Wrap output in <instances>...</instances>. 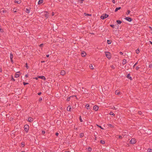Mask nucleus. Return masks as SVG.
<instances>
[{
  "instance_id": "nucleus-1",
  "label": "nucleus",
  "mask_w": 152,
  "mask_h": 152,
  "mask_svg": "<svg viewBox=\"0 0 152 152\" xmlns=\"http://www.w3.org/2000/svg\"><path fill=\"white\" fill-rule=\"evenodd\" d=\"M104 53L108 59H110L111 58V56L110 52L105 51Z\"/></svg>"
},
{
  "instance_id": "nucleus-2",
  "label": "nucleus",
  "mask_w": 152,
  "mask_h": 152,
  "mask_svg": "<svg viewBox=\"0 0 152 152\" xmlns=\"http://www.w3.org/2000/svg\"><path fill=\"white\" fill-rule=\"evenodd\" d=\"M109 16V15L106 13L103 14L101 16L100 18L101 19L104 20L107 18Z\"/></svg>"
},
{
  "instance_id": "nucleus-3",
  "label": "nucleus",
  "mask_w": 152,
  "mask_h": 152,
  "mask_svg": "<svg viewBox=\"0 0 152 152\" xmlns=\"http://www.w3.org/2000/svg\"><path fill=\"white\" fill-rule=\"evenodd\" d=\"M24 128L25 131L27 133L29 129V126L28 125L26 124L24 126Z\"/></svg>"
},
{
  "instance_id": "nucleus-4",
  "label": "nucleus",
  "mask_w": 152,
  "mask_h": 152,
  "mask_svg": "<svg viewBox=\"0 0 152 152\" xmlns=\"http://www.w3.org/2000/svg\"><path fill=\"white\" fill-rule=\"evenodd\" d=\"M49 13L47 11H45L44 12V15L46 19H47L49 17Z\"/></svg>"
},
{
  "instance_id": "nucleus-5",
  "label": "nucleus",
  "mask_w": 152,
  "mask_h": 152,
  "mask_svg": "<svg viewBox=\"0 0 152 152\" xmlns=\"http://www.w3.org/2000/svg\"><path fill=\"white\" fill-rule=\"evenodd\" d=\"M125 19L126 20L130 22L132 21V19L129 17H126L125 18Z\"/></svg>"
},
{
  "instance_id": "nucleus-6",
  "label": "nucleus",
  "mask_w": 152,
  "mask_h": 152,
  "mask_svg": "<svg viewBox=\"0 0 152 152\" xmlns=\"http://www.w3.org/2000/svg\"><path fill=\"white\" fill-rule=\"evenodd\" d=\"M86 52L84 51H83L81 53V55L83 57H85L86 56Z\"/></svg>"
},
{
  "instance_id": "nucleus-7",
  "label": "nucleus",
  "mask_w": 152,
  "mask_h": 152,
  "mask_svg": "<svg viewBox=\"0 0 152 152\" xmlns=\"http://www.w3.org/2000/svg\"><path fill=\"white\" fill-rule=\"evenodd\" d=\"M130 143L131 144H133L135 143V140L134 138L132 139L130 141Z\"/></svg>"
},
{
  "instance_id": "nucleus-8",
  "label": "nucleus",
  "mask_w": 152,
  "mask_h": 152,
  "mask_svg": "<svg viewBox=\"0 0 152 152\" xmlns=\"http://www.w3.org/2000/svg\"><path fill=\"white\" fill-rule=\"evenodd\" d=\"M98 108L99 107L97 105H95L93 107V109L96 111H97L98 110Z\"/></svg>"
},
{
  "instance_id": "nucleus-9",
  "label": "nucleus",
  "mask_w": 152,
  "mask_h": 152,
  "mask_svg": "<svg viewBox=\"0 0 152 152\" xmlns=\"http://www.w3.org/2000/svg\"><path fill=\"white\" fill-rule=\"evenodd\" d=\"M33 121V119L31 118H28V121L29 122H32Z\"/></svg>"
},
{
  "instance_id": "nucleus-10",
  "label": "nucleus",
  "mask_w": 152,
  "mask_h": 152,
  "mask_svg": "<svg viewBox=\"0 0 152 152\" xmlns=\"http://www.w3.org/2000/svg\"><path fill=\"white\" fill-rule=\"evenodd\" d=\"M53 29H54L55 30H57V29L58 28V26L57 25L54 24V25H53Z\"/></svg>"
},
{
  "instance_id": "nucleus-11",
  "label": "nucleus",
  "mask_w": 152,
  "mask_h": 152,
  "mask_svg": "<svg viewBox=\"0 0 152 152\" xmlns=\"http://www.w3.org/2000/svg\"><path fill=\"white\" fill-rule=\"evenodd\" d=\"M126 77L129 79L131 80H132V78L130 76V74H128L126 76Z\"/></svg>"
},
{
  "instance_id": "nucleus-12",
  "label": "nucleus",
  "mask_w": 152,
  "mask_h": 152,
  "mask_svg": "<svg viewBox=\"0 0 152 152\" xmlns=\"http://www.w3.org/2000/svg\"><path fill=\"white\" fill-rule=\"evenodd\" d=\"M66 73V72L65 71L62 70H61V72L60 74L61 75H64Z\"/></svg>"
},
{
  "instance_id": "nucleus-13",
  "label": "nucleus",
  "mask_w": 152,
  "mask_h": 152,
  "mask_svg": "<svg viewBox=\"0 0 152 152\" xmlns=\"http://www.w3.org/2000/svg\"><path fill=\"white\" fill-rule=\"evenodd\" d=\"M10 58L11 59V61L12 63L13 62V60L12 59L13 57V55L12 54L10 53Z\"/></svg>"
},
{
  "instance_id": "nucleus-14",
  "label": "nucleus",
  "mask_w": 152,
  "mask_h": 152,
  "mask_svg": "<svg viewBox=\"0 0 152 152\" xmlns=\"http://www.w3.org/2000/svg\"><path fill=\"white\" fill-rule=\"evenodd\" d=\"M38 78L43 80H45L46 79L45 77L43 76H39Z\"/></svg>"
},
{
  "instance_id": "nucleus-15",
  "label": "nucleus",
  "mask_w": 152,
  "mask_h": 152,
  "mask_svg": "<svg viewBox=\"0 0 152 152\" xmlns=\"http://www.w3.org/2000/svg\"><path fill=\"white\" fill-rule=\"evenodd\" d=\"M14 2L15 3L20 4L21 3V1L20 0H15L14 1Z\"/></svg>"
},
{
  "instance_id": "nucleus-16",
  "label": "nucleus",
  "mask_w": 152,
  "mask_h": 152,
  "mask_svg": "<svg viewBox=\"0 0 152 152\" xmlns=\"http://www.w3.org/2000/svg\"><path fill=\"white\" fill-rule=\"evenodd\" d=\"M67 110L68 111H71L72 110V107L70 106H69L67 107Z\"/></svg>"
},
{
  "instance_id": "nucleus-17",
  "label": "nucleus",
  "mask_w": 152,
  "mask_h": 152,
  "mask_svg": "<svg viewBox=\"0 0 152 152\" xmlns=\"http://www.w3.org/2000/svg\"><path fill=\"white\" fill-rule=\"evenodd\" d=\"M121 9V7H116V9H115V12H117L118 10H120Z\"/></svg>"
},
{
  "instance_id": "nucleus-18",
  "label": "nucleus",
  "mask_w": 152,
  "mask_h": 152,
  "mask_svg": "<svg viewBox=\"0 0 152 152\" xmlns=\"http://www.w3.org/2000/svg\"><path fill=\"white\" fill-rule=\"evenodd\" d=\"M30 8L29 9H26V12L28 13H29L30 12Z\"/></svg>"
},
{
  "instance_id": "nucleus-19",
  "label": "nucleus",
  "mask_w": 152,
  "mask_h": 152,
  "mask_svg": "<svg viewBox=\"0 0 152 152\" xmlns=\"http://www.w3.org/2000/svg\"><path fill=\"white\" fill-rule=\"evenodd\" d=\"M73 96H75L76 97V96H70V97H68L67 99H66V100L67 101H69L70 100V98L71 97H72Z\"/></svg>"
},
{
  "instance_id": "nucleus-20",
  "label": "nucleus",
  "mask_w": 152,
  "mask_h": 152,
  "mask_svg": "<svg viewBox=\"0 0 152 152\" xmlns=\"http://www.w3.org/2000/svg\"><path fill=\"white\" fill-rule=\"evenodd\" d=\"M126 60L125 59H124L122 62V64L124 65L126 64Z\"/></svg>"
},
{
  "instance_id": "nucleus-21",
  "label": "nucleus",
  "mask_w": 152,
  "mask_h": 152,
  "mask_svg": "<svg viewBox=\"0 0 152 152\" xmlns=\"http://www.w3.org/2000/svg\"><path fill=\"white\" fill-rule=\"evenodd\" d=\"M43 0H39L38 2V4H41L43 2Z\"/></svg>"
},
{
  "instance_id": "nucleus-22",
  "label": "nucleus",
  "mask_w": 152,
  "mask_h": 152,
  "mask_svg": "<svg viewBox=\"0 0 152 152\" xmlns=\"http://www.w3.org/2000/svg\"><path fill=\"white\" fill-rule=\"evenodd\" d=\"M116 22L118 23V24H121L122 23V21L119 20H116Z\"/></svg>"
},
{
  "instance_id": "nucleus-23",
  "label": "nucleus",
  "mask_w": 152,
  "mask_h": 152,
  "mask_svg": "<svg viewBox=\"0 0 152 152\" xmlns=\"http://www.w3.org/2000/svg\"><path fill=\"white\" fill-rule=\"evenodd\" d=\"M20 75L19 74L16 73L15 75V77L16 78L20 76Z\"/></svg>"
},
{
  "instance_id": "nucleus-24",
  "label": "nucleus",
  "mask_w": 152,
  "mask_h": 152,
  "mask_svg": "<svg viewBox=\"0 0 152 152\" xmlns=\"http://www.w3.org/2000/svg\"><path fill=\"white\" fill-rule=\"evenodd\" d=\"M107 43L108 44H111L112 42V41L110 40H107Z\"/></svg>"
},
{
  "instance_id": "nucleus-25",
  "label": "nucleus",
  "mask_w": 152,
  "mask_h": 152,
  "mask_svg": "<svg viewBox=\"0 0 152 152\" xmlns=\"http://www.w3.org/2000/svg\"><path fill=\"white\" fill-rule=\"evenodd\" d=\"M84 134L83 133H80L79 135L80 136L81 138L82 137L84 136Z\"/></svg>"
},
{
  "instance_id": "nucleus-26",
  "label": "nucleus",
  "mask_w": 152,
  "mask_h": 152,
  "mask_svg": "<svg viewBox=\"0 0 152 152\" xmlns=\"http://www.w3.org/2000/svg\"><path fill=\"white\" fill-rule=\"evenodd\" d=\"M120 94V92H118V91L116 90L115 91V94L116 95H118L119 94Z\"/></svg>"
},
{
  "instance_id": "nucleus-27",
  "label": "nucleus",
  "mask_w": 152,
  "mask_h": 152,
  "mask_svg": "<svg viewBox=\"0 0 152 152\" xmlns=\"http://www.w3.org/2000/svg\"><path fill=\"white\" fill-rule=\"evenodd\" d=\"M88 151H89V152L91 151H92L91 148L90 147H89L88 148Z\"/></svg>"
},
{
  "instance_id": "nucleus-28",
  "label": "nucleus",
  "mask_w": 152,
  "mask_h": 152,
  "mask_svg": "<svg viewBox=\"0 0 152 152\" xmlns=\"http://www.w3.org/2000/svg\"><path fill=\"white\" fill-rule=\"evenodd\" d=\"M86 108L88 109H90V106L89 104H88L86 105Z\"/></svg>"
},
{
  "instance_id": "nucleus-29",
  "label": "nucleus",
  "mask_w": 152,
  "mask_h": 152,
  "mask_svg": "<svg viewBox=\"0 0 152 152\" xmlns=\"http://www.w3.org/2000/svg\"><path fill=\"white\" fill-rule=\"evenodd\" d=\"M100 142L102 144H104L105 143V142L104 141L101 140Z\"/></svg>"
},
{
  "instance_id": "nucleus-30",
  "label": "nucleus",
  "mask_w": 152,
  "mask_h": 152,
  "mask_svg": "<svg viewBox=\"0 0 152 152\" xmlns=\"http://www.w3.org/2000/svg\"><path fill=\"white\" fill-rule=\"evenodd\" d=\"M140 52L139 49H137L136 50V53L137 54H138Z\"/></svg>"
},
{
  "instance_id": "nucleus-31",
  "label": "nucleus",
  "mask_w": 152,
  "mask_h": 152,
  "mask_svg": "<svg viewBox=\"0 0 152 152\" xmlns=\"http://www.w3.org/2000/svg\"><path fill=\"white\" fill-rule=\"evenodd\" d=\"M109 114L111 115H113V116H115V114L112 112H110L109 113Z\"/></svg>"
},
{
  "instance_id": "nucleus-32",
  "label": "nucleus",
  "mask_w": 152,
  "mask_h": 152,
  "mask_svg": "<svg viewBox=\"0 0 152 152\" xmlns=\"http://www.w3.org/2000/svg\"><path fill=\"white\" fill-rule=\"evenodd\" d=\"M4 32V30L1 28V26H0V32L3 33Z\"/></svg>"
},
{
  "instance_id": "nucleus-33",
  "label": "nucleus",
  "mask_w": 152,
  "mask_h": 152,
  "mask_svg": "<svg viewBox=\"0 0 152 152\" xmlns=\"http://www.w3.org/2000/svg\"><path fill=\"white\" fill-rule=\"evenodd\" d=\"M130 11L129 10H128L126 13V14L128 15L130 13Z\"/></svg>"
},
{
  "instance_id": "nucleus-34",
  "label": "nucleus",
  "mask_w": 152,
  "mask_h": 152,
  "mask_svg": "<svg viewBox=\"0 0 152 152\" xmlns=\"http://www.w3.org/2000/svg\"><path fill=\"white\" fill-rule=\"evenodd\" d=\"M16 10H17V9H16V7L14 8L13 10V12H15V13L16 12H17V11H16Z\"/></svg>"
},
{
  "instance_id": "nucleus-35",
  "label": "nucleus",
  "mask_w": 152,
  "mask_h": 152,
  "mask_svg": "<svg viewBox=\"0 0 152 152\" xmlns=\"http://www.w3.org/2000/svg\"><path fill=\"white\" fill-rule=\"evenodd\" d=\"M96 125L97 126L101 128L102 129H104V128H103L101 126L99 125H98L96 124Z\"/></svg>"
},
{
  "instance_id": "nucleus-36",
  "label": "nucleus",
  "mask_w": 152,
  "mask_h": 152,
  "mask_svg": "<svg viewBox=\"0 0 152 152\" xmlns=\"http://www.w3.org/2000/svg\"><path fill=\"white\" fill-rule=\"evenodd\" d=\"M84 15L85 16L86 15H88V16H91V14H87V13H84Z\"/></svg>"
},
{
  "instance_id": "nucleus-37",
  "label": "nucleus",
  "mask_w": 152,
  "mask_h": 152,
  "mask_svg": "<svg viewBox=\"0 0 152 152\" xmlns=\"http://www.w3.org/2000/svg\"><path fill=\"white\" fill-rule=\"evenodd\" d=\"M42 97H40L39 100V102H41L42 100Z\"/></svg>"
},
{
  "instance_id": "nucleus-38",
  "label": "nucleus",
  "mask_w": 152,
  "mask_h": 152,
  "mask_svg": "<svg viewBox=\"0 0 152 152\" xmlns=\"http://www.w3.org/2000/svg\"><path fill=\"white\" fill-rule=\"evenodd\" d=\"M21 145L23 147L24 146V142H22L21 143Z\"/></svg>"
},
{
  "instance_id": "nucleus-39",
  "label": "nucleus",
  "mask_w": 152,
  "mask_h": 152,
  "mask_svg": "<svg viewBox=\"0 0 152 152\" xmlns=\"http://www.w3.org/2000/svg\"><path fill=\"white\" fill-rule=\"evenodd\" d=\"M23 84L24 85V86H25L26 85H27V84H28V83H26L24 82L23 83Z\"/></svg>"
},
{
  "instance_id": "nucleus-40",
  "label": "nucleus",
  "mask_w": 152,
  "mask_h": 152,
  "mask_svg": "<svg viewBox=\"0 0 152 152\" xmlns=\"http://www.w3.org/2000/svg\"><path fill=\"white\" fill-rule=\"evenodd\" d=\"M79 119H80V121L81 122H82L83 121L81 116H80V117H79Z\"/></svg>"
},
{
  "instance_id": "nucleus-41",
  "label": "nucleus",
  "mask_w": 152,
  "mask_h": 152,
  "mask_svg": "<svg viewBox=\"0 0 152 152\" xmlns=\"http://www.w3.org/2000/svg\"><path fill=\"white\" fill-rule=\"evenodd\" d=\"M11 77V80H13L14 81H15V80L14 79V78L13 77V76L12 75Z\"/></svg>"
},
{
  "instance_id": "nucleus-42",
  "label": "nucleus",
  "mask_w": 152,
  "mask_h": 152,
  "mask_svg": "<svg viewBox=\"0 0 152 152\" xmlns=\"http://www.w3.org/2000/svg\"><path fill=\"white\" fill-rule=\"evenodd\" d=\"M110 26L111 27L113 28H114L115 26L114 25H110Z\"/></svg>"
},
{
  "instance_id": "nucleus-43",
  "label": "nucleus",
  "mask_w": 152,
  "mask_h": 152,
  "mask_svg": "<svg viewBox=\"0 0 152 152\" xmlns=\"http://www.w3.org/2000/svg\"><path fill=\"white\" fill-rule=\"evenodd\" d=\"M43 43L41 44H40L39 45V47H43Z\"/></svg>"
},
{
  "instance_id": "nucleus-44",
  "label": "nucleus",
  "mask_w": 152,
  "mask_h": 152,
  "mask_svg": "<svg viewBox=\"0 0 152 152\" xmlns=\"http://www.w3.org/2000/svg\"><path fill=\"white\" fill-rule=\"evenodd\" d=\"M84 1V0H80V3L82 4L83 3V1Z\"/></svg>"
},
{
  "instance_id": "nucleus-45",
  "label": "nucleus",
  "mask_w": 152,
  "mask_h": 152,
  "mask_svg": "<svg viewBox=\"0 0 152 152\" xmlns=\"http://www.w3.org/2000/svg\"><path fill=\"white\" fill-rule=\"evenodd\" d=\"M148 151L149 152H152V149H148Z\"/></svg>"
},
{
  "instance_id": "nucleus-46",
  "label": "nucleus",
  "mask_w": 152,
  "mask_h": 152,
  "mask_svg": "<svg viewBox=\"0 0 152 152\" xmlns=\"http://www.w3.org/2000/svg\"><path fill=\"white\" fill-rule=\"evenodd\" d=\"M138 113L140 115H141L142 114V112L141 111H139L138 112Z\"/></svg>"
},
{
  "instance_id": "nucleus-47",
  "label": "nucleus",
  "mask_w": 152,
  "mask_h": 152,
  "mask_svg": "<svg viewBox=\"0 0 152 152\" xmlns=\"http://www.w3.org/2000/svg\"><path fill=\"white\" fill-rule=\"evenodd\" d=\"M42 134H44L45 133V131L42 130Z\"/></svg>"
},
{
  "instance_id": "nucleus-48",
  "label": "nucleus",
  "mask_w": 152,
  "mask_h": 152,
  "mask_svg": "<svg viewBox=\"0 0 152 152\" xmlns=\"http://www.w3.org/2000/svg\"><path fill=\"white\" fill-rule=\"evenodd\" d=\"M108 126H110V127H112V125L111 124H108Z\"/></svg>"
},
{
  "instance_id": "nucleus-49",
  "label": "nucleus",
  "mask_w": 152,
  "mask_h": 152,
  "mask_svg": "<svg viewBox=\"0 0 152 152\" xmlns=\"http://www.w3.org/2000/svg\"><path fill=\"white\" fill-rule=\"evenodd\" d=\"M133 63H132V62H131L130 63V64H129V65L131 66H132L133 65Z\"/></svg>"
},
{
  "instance_id": "nucleus-50",
  "label": "nucleus",
  "mask_w": 152,
  "mask_h": 152,
  "mask_svg": "<svg viewBox=\"0 0 152 152\" xmlns=\"http://www.w3.org/2000/svg\"><path fill=\"white\" fill-rule=\"evenodd\" d=\"M59 134L58 132H56L55 134V135H56V136H58V135Z\"/></svg>"
},
{
  "instance_id": "nucleus-51",
  "label": "nucleus",
  "mask_w": 152,
  "mask_h": 152,
  "mask_svg": "<svg viewBox=\"0 0 152 152\" xmlns=\"http://www.w3.org/2000/svg\"><path fill=\"white\" fill-rule=\"evenodd\" d=\"M140 68V67H136L135 69L136 70H138Z\"/></svg>"
},
{
  "instance_id": "nucleus-52",
  "label": "nucleus",
  "mask_w": 152,
  "mask_h": 152,
  "mask_svg": "<svg viewBox=\"0 0 152 152\" xmlns=\"http://www.w3.org/2000/svg\"><path fill=\"white\" fill-rule=\"evenodd\" d=\"M42 93L41 92H39L38 93V95H40Z\"/></svg>"
},
{
  "instance_id": "nucleus-53",
  "label": "nucleus",
  "mask_w": 152,
  "mask_h": 152,
  "mask_svg": "<svg viewBox=\"0 0 152 152\" xmlns=\"http://www.w3.org/2000/svg\"><path fill=\"white\" fill-rule=\"evenodd\" d=\"M137 64V62L135 63V64L133 65V66H135Z\"/></svg>"
},
{
  "instance_id": "nucleus-54",
  "label": "nucleus",
  "mask_w": 152,
  "mask_h": 152,
  "mask_svg": "<svg viewBox=\"0 0 152 152\" xmlns=\"http://www.w3.org/2000/svg\"><path fill=\"white\" fill-rule=\"evenodd\" d=\"M112 2L114 4H115V0H112Z\"/></svg>"
},
{
  "instance_id": "nucleus-55",
  "label": "nucleus",
  "mask_w": 152,
  "mask_h": 152,
  "mask_svg": "<svg viewBox=\"0 0 152 152\" xmlns=\"http://www.w3.org/2000/svg\"><path fill=\"white\" fill-rule=\"evenodd\" d=\"M2 71V69L1 67L0 68V72H1Z\"/></svg>"
},
{
  "instance_id": "nucleus-56",
  "label": "nucleus",
  "mask_w": 152,
  "mask_h": 152,
  "mask_svg": "<svg viewBox=\"0 0 152 152\" xmlns=\"http://www.w3.org/2000/svg\"><path fill=\"white\" fill-rule=\"evenodd\" d=\"M149 28L151 31H152V28L151 27V26H149Z\"/></svg>"
},
{
  "instance_id": "nucleus-57",
  "label": "nucleus",
  "mask_w": 152,
  "mask_h": 152,
  "mask_svg": "<svg viewBox=\"0 0 152 152\" xmlns=\"http://www.w3.org/2000/svg\"><path fill=\"white\" fill-rule=\"evenodd\" d=\"M46 57H47V58H48L49 57V55L48 54V55H47L46 56Z\"/></svg>"
},
{
  "instance_id": "nucleus-58",
  "label": "nucleus",
  "mask_w": 152,
  "mask_h": 152,
  "mask_svg": "<svg viewBox=\"0 0 152 152\" xmlns=\"http://www.w3.org/2000/svg\"><path fill=\"white\" fill-rule=\"evenodd\" d=\"M149 42L150 44L152 45V42H151V41H149Z\"/></svg>"
},
{
  "instance_id": "nucleus-59",
  "label": "nucleus",
  "mask_w": 152,
  "mask_h": 152,
  "mask_svg": "<svg viewBox=\"0 0 152 152\" xmlns=\"http://www.w3.org/2000/svg\"><path fill=\"white\" fill-rule=\"evenodd\" d=\"M120 54L121 55H123V53L122 52H120Z\"/></svg>"
},
{
  "instance_id": "nucleus-60",
  "label": "nucleus",
  "mask_w": 152,
  "mask_h": 152,
  "mask_svg": "<svg viewBox=\"0 0 152 152\" xmlns=\"http://www.w3.org/2000/svg\"><path fill=\"white\" fill-rule=\"evenodd\" d=\"M90 68L91 69H94V67H91H91H90Z\"/></svg>"
},
{
  "instance_id": "nucleus-61",
  "label": "nucleus",
  "mask_w": 152,
  "mask_h": 152,
  "mask_svg": "<svg viewBox=\"0 0 152 152\" xmlns=\"http://www.w3.org/2000/svg\"><path fill=\"white\" fill-rule=\"evenodd\" d=\"M34 79H36L37 80L38 79V78L37 77H34Z\"/></svg>"
},
{
  "instance_id": "nucleus-62",
  "label": "nucleus",
  "mask_w": 152,
  "mask_h": 152,
  "mask_svg": "<svg viewBox=\"0 0 152 152\" xmlns=\"http://www.w3.org/2000/svg\"><path fill=\"white\" fill-rule=\"evenodd\" d=\"M94 136H95V140H96V135H94Z\"/></svg>"
},
{
  "instance_id": "nucleus-63",
  "label": "nucleus",
  "mask_w": 152,
  "mask_h": 152,
  "mask_svg": "<svg viewBox=\"0 0 152 152\" xmlns=\"http://www.w3.org/2000/svg\"><path fill=\"white\" fill-rule=\"evenodd\" d=\"M119 138H122V137L121 136H119Z\"/></svg>"
},
{
  "instance_id": "nucleus-64",
  "label": "nucleus",
  "mask_w": 152,
  "mask_h": 152,
  "mask_svg": "<svg viewBox=\"0 0 152 152\" xmlns=\"http://www.w3.org/2000/svg\"><path fill=\"white\" fill-rule=\"evenodd\" d=\"M25 77H28V75H25Z\"/></svg>"
}]
</instances>
